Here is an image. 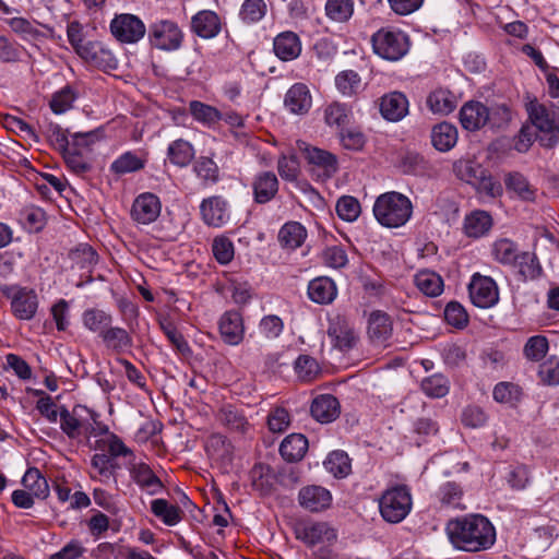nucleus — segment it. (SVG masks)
Returning a JSON list of instances; mask_svg holds the SVG:
<instances>
[{
    "label": "nucleus",
    "instance_id": "f257e3e1",
    "mask_svg": "<svg viewBox=\"0 0 559 559\" xmlns=\"http://www.w3.org/2000/svg\"><path fill=\"white\" fill-rule=\"evenodd\" d=\"M445 531L451 544L463 551H483L489 549L496 542L493 525L480 514L453 519L448 522Z\"/></svg>",
    "mask_w": 559,
    "mask_h": 559
},
{
    "label": "nucleus",
    "instance_id": "f03ea898",
    "mask_svg": "<svg viewBox=\"0 0 559 559\" xmlns=\"http://www.w3.org/2000/svg\"><path fill=\"white\" fill-rule=\"evenodd\" d=\"M413 213L411 200L396 191L380 194L373 204V215L379 224L388 228L405 225Z\"/></svg>",
    "mask_w": 559,
    "mask_h": 559
},
{
    "label": "nucleus",
    "instance_id": "7ed1b4c3",
    "mask_svg": "<svg viewBox=\"0 0 559 559\" xmlns=\"http://www.w3.org/2000/svg\"><path fill=\"white\" fill-rule=\"evenodd\" d=\"M412 506V495L406 485L388 488L379 500L381 516L389 523L402 522L411 512Z\"/></svg>",
    "mask_w": 559,
    "mask_h": 559
},
{
    "label": "nucleus",
    "instance_id": "20e7f679",
    "mask_svg": "<svg viewBox=\"0 0 559 559\" xmlns=\"http://www.w3.org/2000/svg\"><path fill=\"white\" fill-rule=\"evenodd\" d=\"M98 415L83 405H75L71 411L60 406V429L69 439H78L82 435H92Z\"/></svg>",
    "mask_w": 559,
    "mask_h": 559
},
{
    "label": "nucleus",
    "instance_id": "39448f33",
    "mask_svg": "<svg viewBox=\"0 0 559 559\" xmlns=\"http://www.w3.org/2000/svg\"><path fill=\"white\" fill-rule=\"evenodd\" d=\"M371 44L374 53L390 61L400 60L409 48L408 36L400 29L390 27H382L377 31L371 36Z\"/></svg>",
    "mask_w": 559,
    "mask_h": 559
},
{
    "label": "nucleus",
    "instance_id": "423d86ee",
    "mask_svg": "<svg viewBox=\"0 0 559 559\" xmlns=\"http://www.w3.org/2000/svg\"><path fill=\"white\" fill-rule=\"evenodd\" d=\"M295 151L301 154L311 166V171L317 174L319 178L329 179L333 177L338 169L337 157L334 154L312 146L306 141H296Z\"/></svg>",
    "mask_w": 559,
    "mask_h": 559
},
{
    "label": "nucleus",
    "instance_id": "0eeeda50",
    "mask_svg": "<svg viewBox=\"0 0 559 559\" xmlns=\"http://www.w3.org/2000/svg\"><path fill=\"white\" fill-rule=\"evenodd\" d=\"M528 114L532 123L542 133L540 143L546 147L555 146L559 142V112L540 104H532Z\"/></svg>",
    "mask_w": 559,
    "mask_h": 559
},
{
    "label": "nucleus",
    "instance_id": "6e6552de",
    "mask_svg": "<svg viewBox=\"0 0 559 559\" xmlns=\"http://www.w3.org/2000/svg\"><path fill=\"white\" fill-rule=\"evenodd\" d=\"M183 34L170 20H158L148 26L150 44L160 50L173 51L181 47Z\"/></svg>",
    "mask_w": 559,
    "mask_h": 559
},
{
    "label": "nucleus",
    "instance_id": "1a4fd4ad",
    "mask_svg": "<svg viewBox=\"0 0 559 559\" xmlns=\"http://www.w3.org/2000/svg\"><path fill=\"white\" fill-rule=\"evenodd\" d=\"M109 27L112 36L122 44H135L146 33L143 21L130 13L116 14Z\"/></svg>",
    "mask_w": 559,
    "mask_h": 559
},
{
    "label": "nucleus",
    "instance_id": "9d476101",
    "mask_svg": "<svg viewBox=\"0 0 559 559\" xmlns=\"http://www.w3.org/2000/svg\"><path fill=\"white\" fill-rule=\"evenodd\" d=\"M328 335L333 346L342 352L353 349L359 341V332L347 317H330Z\"/></svg>",
    "mask_w": 559,
    "mask_h": 559
},
{
    "label": "nucleus",
    "instance_id": "9b49d317",
    "mask_svg": "<svg viewBox=\"0 0 559 559\" xmlns=\"http://www.w3.org/2000/svg\"><path fill=\"white\" fill-rule=\"evenodd\" d=\"M468 293L472 302L481 309L490 308L499 301V289L496 282L479 273L472 276Z\"/></svg>",
    "mask_w": 559,
    "mask_h": 559
},
{
    "label": "nucleus",
    "instance_id": "f8f14e48",
    "mask_svg": "<svg viewBox=\"0 0 559 559\" xmlns=\"http://www.w3.org/2000/svg\"><path fill=\"white\" fill-rule=\"evenodd\" d=\"M200 212L203 222L207 226L222 227L230 219L227 201L221 195H213L204 199L200 204Z\"/></svg>",
    "mask_w": 559,
    "mask_h": 559
},
{
    "label": "nucleus",
    "instance_id": "ddd939ff",
    "mask_svg": "<svg viewBox=\"0 0 559 559\" xmlns=\"http://www.w3.org/2000/svg\"><path fill=\"white\" fill-rule=\"evenodd\" d=\"M10 300L14 313L35 314L38 307V298L33 289L16 285L5 286L2 289Z\"/></svg>",
    "mask_w": 559,
    "mask_h": 559
},
{
    "label": "nucleus",
    "instance_id": "4468645a",
    "mask_svg": "<svg viewBox=\"0 0 559 559\" xmlns=\"http://www.w3.org/2000/svg\"><path fill=\"white\" fill-rule=\"evenodd\" d=\"M159 214L160 202L153 193L146 192L140 194L132 204L131 216L139 224H151Z\"/></svg>",
    "mask_w": 559,
    "mask_h": 559
},
{
    "label": "nucleus",
    "instance_id": "2eb2a0df",
    "mask_svg": "<svg viewBox=\"0 0 559 559\" xmlns=\"http://www.w3.org/2000/svg\"><path fill=\"white\" fill-rule=\"evenodd\" d=\"M297 538L309 546L332 543L336 539V531L325 522H313L301 525L296 531Z\"/></svg>",
    "mask_w": 559,
    "mask_h": 559
},
{
    "label": "nucleus",
    "instance_id": "dca6fc26",
    "mask_svg": "<svg viewBox=\"0 0 559 559\" xmlns=\"http://www.w3.org/2000/svg\"><path fill=\"white\" fill-rule=\"evenodd\" d=\"M298 501L304 509L310 512H320L330 507L332 496L328 489L311 485L299 490Z\"/></svg>",
    "mask_w": 559,
    "mask_h": 559
},
{
    "label": "nucleus",
    "instance_id": "f3484780",
    "mask_svg": "<svg viewBox=\"0 0 559 559\" xmlns=\"http://www.w3.org/2000/svg\"><path fill=\"white\" fill-rule=\"evenodd\" d=\"M129 472L132 480L148 495H157L164 489L162 480L146 463H133Z\"/></svg>",
    "mask_w": 559,
    "mask_h": 559
},
{
    "label": "nucleus",
    "instance_id": "a211bd4d",
    "mask_svg": "<svg viewBox=\"0 0 559 559\" xmlns=\"http://www.w3.org/2000/svg\"><path fill=\"white\" fill-rule=\"evenodd\" d=\"M487 106L480 102L465 103L460 110V122L468 131H476L487 126Z\"/></svg>",
    "mask_w": 559,
    "mask_h": 559
},
{
    "label": "nucleus",
    "instance_id": "6ab92c4d",
    "mask_svg": "<svg viewBox=\"0 0 559 559\" xmlns=\"http://www.w3.org/2000/svg\"><path fill=\"white\" fill-rule=\"evenodd\" d=\"M380 112L382 117L392 122L402 120L408 112V100L400 92H392L381 97Z\"/></svg>",
    "mask_w": 559,
    "mask_h": 559
},
{
    "label": "nucleus",
    "instance_id": "aec40b11",
    "mask_svg": "<svg viewBox=\"0 0 559 559\" xmlns=\"http://www.w3.org/2000/svg\"><path fill=\"white\" fill-rule=\"evenodd\" d=\"M310 413L321 424L332 423L340 415L338 400L332 394H321L312 401Z\"/></svg>",
    "mask_w": 559,
    "mask_h": 559
},
{
    "label": "nucleus",
    "instance_id": "412c9836",
    "mask_svg": "<svg viewBox=\"0 0 559 559\" xmlns=\"http://www.w3.org/2000/svg\"><path fill=\"white\" fill-rule=\"evenodd\" d=\"M253 199L259 204H265L278 192V179L272 171L259 173L252 181Z\"/></svg>",
    "mask_w": 559,
    "mask_h": 559
},
{
    "label": "nucleus",
    "instance_id": "4be33fe9",
    "mask_svg": "<svg viewBox=\"0 0 559 559\" xmlns=\"http://www.w3.org/2000/svg\"><path fill=\"white\" fill-rule=\"evenodd\" d=\"M284 105L293 114H307L312 105V98L307 85L296 83L290 86L285 95Z\"/></svg>",
    "mask_w": 559,
    "mask_h": 559
},
{
    "label": "nucleus",
    "instance_id": "5701e85b",
    "mask_svg": "<svg viewBox=\"0 0 559 559\" xmlns=\"http://www.w3.org/2000/svg\"><path fill=\"white\" fill-rule=\"evenodd\" d=\"M192 31L202 38H213L221 32V20L214 11L203 10L191 20Z\"/></svg>",
    "mask_w": 559,
    "mask_h": 559
},
{
    "label": "nucleus",
    "instance_id": "b1692460",
    "mask_svg": "<svg viewBox=\"0 0 559 559\" xmlns=\"http://www.w3.org/2000/svg\"><path fill=\"white\" fill-rule=\"evenodd\" d=\"M273 49L281 60L290 61L300 55L301 43L296 33L287 31L274 38Z\"/></svg>",
    "mask_w": 559,
    "mask_h": 559
},
{
    "label": "nucleus",
    "instance_id": "393cba45",
    "mask_svg": "<svg viewBox=\"0 0 559 559\" xmlns=\"http://www.w3.org/2000/svg\"><path fill=\"white\" fill-rule=\"evenodd\" d=\"M492 227L491 215L483 210H475L467 214L463 223V231L469 238H480Z\"/></svg>",
    "mask_w": 559,
    "mask_h": 559
},
{
    "label": "nucleus",
    "instance_id": "a878e982",
    "mask_svg": "<svg viewBox=\"0 0 559 559\" xmlns=\"http://www.w3.org/2000/svg\"><path fill=\"white\" fill-rule=\"evenodd\" d=\"M367 334L373 345L386 346L393 335L391 317H369Z\"/></svg>",
    "mask_w": 559,
    "mask_h": 559
},
{
    "label": "nucleus",
    "instance_id": "bb28decb",
    "mask_svg": "<svg viewBox=\"0 0 559 559\" xmlns=\"http://www.w3.org/2000/svg\"><path fill=\"white\" fill-rule=\"evenodd\" d=\"M491 254L500 264L514 266L522 252L513 240L499 238L491 246Z\"/></svg>",
    "mask_w": 559,
    "mask_h": 559
},
{
    "label": "nucleus",
    "instance_id": "cd10ccee",
    "mask_svg": "<svg viewBox=\"0 0 559 559\" xmlns=\"http://www.w3.org/2000/svg\"><path fill=\"white\" fill-rule=\"evenodd\" d=\"M334 282L325 276L310 281L308 285L309 298L317 304H330L336 297Z\"/></svg>",
    "mask_w": 559,
    "mask_h": 559
},
{
    "label": "nucleus",
    "instance_id": "c85d7f7f",
    "mask_svg": "<svg viewBox=\"0 0 559 559\" xmlns=\"http://www.w3.org/2000/svg\"><path fill=\"white\" fill-rule=\"evenodd\" d=\"M308 450V440L301 433L287 436L280 445L281 455L288 462L301 460Z\"/></svg>",
    "mask_w": 559,
    "mask_h": 559
},
{
    "label": "nucleus",
    "instance_id": "c756f323",
    "mask_svg": "<svg viewBox=\"0 0 559 559\" xmlns=\"http://www.w3.org/2000/svg\"><path fill=\"white\" fill-rule=\"evenodd\" d=\"M216 417L222 425L235 432L246 433L250 427L245 415L230 404L222 406Z\"/></svg>",
    "mask_w": 559,
    "mask_h": 559
},
{
    "label": "nucleus",
    "instance_id": "7c9ffc66",
    "mask_svg": "<svg viewBox=\"0 0 559 559\" xmlns=\"http://www.w3.org/2000/svg\"><path fill=\"white\" fill-rule=\"evenodd\" d=\"M158 323L173 346L183 356H189L192 350L182 335L181 328L175 324L173 317H158Z\"/></svg>",
    "mask_w": 559,
    "mask_h": 559
},
{
    "label": "nucleus",
    "instance_id": "2f4dec72",
    "mask_svg": "<svg viewBox=\"0 0 559 559\" xmlns=\"http://www.w3.org/2000/svg\"><path fill=\"white\" fill-rule=\"evenodd\" d=\"M457 141L456 128L448 122H441L432 128L431 143L440 152L450 151Z\"/></svg>",
    "mask_w": 559,
    "mask_h": 559
},
{
    "label": "nucleus",
    "instance_id": "473e14b6",
    "mask_svg": "<svg viewBox=\"0 0 559 559\" xmlns=\"http://www.w3.org/2000/svg\"><path fill=\"white\" fill-rule=\"evenodd\" d=\"M455 95L449 90L438 88L431 92L427 98V105L433 114L448 115L456 107Z\"/></svg>",
    "mask_w": 559,
    "mask_h": 559
},
{
    "label": "nucleus",
    "instance_id": "72a5a7b5",
    "mask_svg": "<svg viewBox=\"0 0 559 559\" xmlns=\"http://www.w3.org/2000/svg\"><path fill=\"white\" fill-rule=\"evenodd\" d=\"M72 267L91 272L98 261L97 252L88 243H80L68 253Z\"/></svg>",
    "mask_w": 559,
    "mask_h": 559
},
{
    "label": "nucleus",
    "instance_id": "f704fd0d",
    "mask_svg": "<svg viewBox=\"0 0 559 559\" xmlns=\"http://www.w3.org/2000/svg\"><path fill=\"white\" fill-rule=\"evenodd\" d=\"M218 328L221 336L227 344L237 345L243 338L242 317H221Z\"/></svg>",
    "mask_w": 559,
    "mask_h": 559
},
{
    "label": "nucleus",
    "instance_id": "c9c22d12",
    "mask_svg": "<svg viewBox=\"0 0 559 559\" xmlns=\"http://www.w3.org/2000/svg\"><path fill=\"white\" fill-rule=\"evenodd\" d=\"M416 287L427 296H438L443 290L442 277L433 271H419L414 278Z\"/></svg>",
    "mask_w": 559,
    "mask_h": 559
},
{
    "label": "nucleus",
    "instance_id": "e433bc0d",
    "mask_svg": "<svg viewBox=\"0 0 559 559\" xmlns=\"http://www.w3.org/2000/svg\"><path fill=\"white\" fill-rule=\"evenodd\" d=\"M307 237L305 227L298 222L286 223L278 233V240L283 247L296 249L302 245Z\"/></svg>",
    "mask_w": 559,
    "mask_h": 559
},
{
    "label": "nucleus",
    "instance_id": "4c0bfd02",
    "mask_svg": "<svg viewBox=\"0 0 559 559\" xmlns=\"http://www.w3.org/2000/svg\"><path fill=\"white\" fill-rule=\"evenodd\" d=\"M22 485L38 499H46L49 496L48 481L36 467L26 471Z\"/></svg>",
    "mask_w": 559,
    "mask_h": 559
},
{
    "label": "nucleus",
    "instance_id": "58836bf2",
    "mask_svg": "<svg viewBox=\"0 0 559 559\" xmlns=\"http://www.w3.org/2000/svg\"><path fill=\"white\" fill-rule=\"evenodd\" d=\"M437 498L442 507L463 510L465 506L462 503L463 490L461 486L454 481H447L439 487Z\"/></svg>",
    "mask_w": 559,
    "mask_h": 559
},
{
    "label": "nucleus",
    "instance_id": "ea45409f",
    "mask_svg": "<svg viewBox=\"0 0 559 559\" xmlns=\"http://www.w3.org/2000/svg\"><path fill=\"white\" fill-rule=\"evenodd\" d=\"M152 513L160 519L166 525L174 526L181 521V513L179 507L170 504L165 499H155L151 502Z\"/></svg>",
    "mask_w": 559,
    "mask_h": 559
},
{
    "label": "nucleus",
    "instance_id": "a19ab883",
    "mask_svg": "<svg viewBox=\"0 0 559 559\" xmlns=\"http://www.w3.org/2000/svg\"><path fill=\"white\" fill-rule=\"evenodd\" d=\"M486 171V169L477 162L472 159H459L453 164V173L455 176L474 186L478 182V178Z\"/></svg>",
    "mask_w": 559,
    "mask_h": 559
},
{
    "label": "nucleus",
    "instance_id": "79ce46f5",
    "mask_svg": "<svg viewBox=\"0 0 559 559\" xmlns=\"http://www.w3.org/2000/svg\"><path fill=\"white\" fill-rule=\"evenodd\" d=\"M354 0H326L325 15L333 22L346 23L354 14Z\"/></svg>",
    "mask_w": 559,
    "mask_h": 559
},
{
    "label": "nucleus",
    "instance_id": "37998d69",
    "mask_svg": "<svg viewBox=\"0 0 559 559\" xmlns=\"http://www.w3.org/2000/svg\"><path fill=\"white\" fill-rule=\"evenodd\" d=\"M167 155L174 165L185 167L193 159L194 150L188 141L178 139L169 144Z\"/></svg>",
    "mask_w": 559,
    "mask_h": 559
},
{
    "label": "nucleus",
    "instance_id": "c03bdc74",
    "mask_svg": "<svg viewBox=\"0 0 559 559\" xmlns=\"http://www.w3.org/2000/svg\"><path fill=\"white\" fill-rule=\"evenodd\" d=\"M420 388L427 396L432 399H441L449 393L450 381L445 376L441 373H435L423 379Z\"/></svg>",
    "mask_w": 559,
    "mask_h": 559
},
{
    "label": "nucleus",
    "instance_id": "a18cd8bd",
    "mask_svg": "<svg viewBox=\"0 0 559 559\" xmlns=\"http://www.w3.org/2000/svg\"><path fill=\"white\" fill-rule=\"evenodd\" d=\"M487 126H489L490 129L502 130L509 126L512 119V111L506 103L491 104L487 106Z\"/></svg>",
    "mask_w": 559,
    "mask_h": 559
},
{
    "label": "nucleus",
    "instance_id": "49530a36",
    "mask_svg": "<svg viewBox=\"0 0 559 559\" xmlns=\"http://www.w3.org/2000/svg\"><path fill=\"white\" fill-rule=\"evenodd\" d=\"M350 111L346 105L334 102L324 109V120L328 126L342 130L349 123Z\"/></svg>",
    "mask_w": 559,
    "mask_h": 559
},
{
    "label": "nucleus",
    "instance_id": "de8ad7c7",
    "mask_svg": "<svg viewBox=\"0 0 559 559\" xmlns=\"http://www.w3.org/2000/svg\"><path fill=\"white\" fill-rule=\"evenodd\" d=\"M144 166L145 159L133 152H126L111 164L110 169L117 175H124L141 170Z\"/></svg>",
    "mask_w": 559,
    "mask_h": 559
},
{
    "label": "nucleus",
    "instance_id": "09e8293b",
    "mask_svg": "<svg viewBox=\"0 0 559 559\" xmlns=\"http://www.w3.org/2000/svg\"><path fill=\"white\" fill-rule=\"evenodd\" d=\"M325 468L335 477H345L350 473V460L344 451L331 452L324 461Z\"/></svg>",
    "mask_w": 559,
    "mask_h": 559
},
{
    "label": "nucleus",
    "instance_id": "8fccbe9b",
    "mask_svg": "<svg viewBox=\"0 0 559 559\" xmlns=\"http://www.w3.org/2000/svg\"><path fill=\"white\" fill-rule=\"evenodd\" d=\"M192 117L204 124L212 126L223 119V114L215 107L193 100L190 103Z\"/></svg>",
    "mask_w": 559,
    "mask_h": 559
},
{
    "label": "nucleus",
    "instance_id": "3c124183",
    "mask_svg": "<svg viewBox=\"0 0 559 559\" xmlns=\"http://www.w3.org/2000/svg\"><path fill=\"white\" fill-rule=\"evenodd\" d=\"M96 448L102 451L107 450V455L114 461L116 457H127L133 454L132 450L115 433H109L105 439L97 440Z\"/></svg>",
    "mask_w": 559,
    "mask_h": 559
},
{
    "label": "nucleus",
    "instance_id": "603ef678",
    "mask_svg": "<svg viewBox=\"0 0 559 559\" xmlns=\"http://www.w3.org/2000/svg\"><path fill=\"white\" fill-rule=\"evenodd\" d=\"M91 465L97 472L100 481L107 483L114 476L119 465L106 453H96L91 459Z\"/></svg>",
    "mask_w": 559,
    "mask_h": 559
},
{
    "label": "nucleus",
    "instance_id": "864d4df0",
    "mask_svg": "<svg viewBox=\"0 0 559 559\" xmlns=\"http://www.w3.org/2000/svg\"><path fill=\"white\" fill-rule=\"evenodd\" d=\"M504 185L508 190L515 192L523 200H532L534 198V191L531 189L526 178L520 173L507 174Z\"/></svg>",
    "mask_w": 559,
    "mask_h": 559
},
{
    "label": "nucleus",
    "instance_id": "5fc2aeb1",
    "mask_svg": "<svg viewBox=\"0 0 559 559\" xmlns=\"http://www.w3.org/2000/svg\"><path fill=\"white\" fill-rule=\"evenodd\" d=\"M521 393V389L518 384L502 381L495 385L492 396L498 403L512 404L520 400Z\"/></svg>",
    "mask_w": 559,
    "mask_h": 559
},
{
    "label": "nucleus",
    "instance_id": "6e6d98bb",
    "mask_svg": "<svg viewBox=\"0 0 559 559\" xmlns=\"http://www.w3.org/2000/svg\"><path fill=\"white\" fill-rule=\"evenodd\" d=\"M277 171L284 180L296 181L300 174L297 155L295 153L282 154L277 160Z\"/></svg>",
    "mask_w": 559,
    "mask_h": 559
},
{
    "label": "nucleus",
    "instance_id": "4d7b16f0",
    "mask_svg": "<svg viewBox=\"0 0 559 559\" xmlns=\"http://www.w3.org/2000/svg\"><path fill=\"white\" fill-rule=\"evenodd\" d=\"M294 368L302 381H311L320 373L318 361L309 355H300L296 359Z\"/></svg>",
    "mask_w": 559,
    "mask_h": 559
},
{
    "label": "nucleus",
    "instance_id": "13d9d810",
    "mask_svg": "<svg viewBox=\"0 0 559 559\" xmlns=\"http://www.w3.org/2000/svg\"><path fill=\"white\" fill-rule=\"evenodd\" d=\"M336 213L345 222H354L360 214V203L352 195H343L336 203Z\"/></svg>",
    "mask_w": 559,
    "mask_h": 559
},
{
    "label": "nucleus",
    "instance_id": "bf43d9fd",
    "mask_svg": "<svg viewBox=\"0 0 559 559\" xmlns=\"http://www.w3.org/2000/svg\"><path fill=\"white\" fill-rule=\"evenodd\" d=\"M212 252L219 264H228L235 255L234 243L228 237H215L212 243Z\"/></svg>",
    "mask_w": 559,
    "mask_h": 559
},
{
    "label": "nucleus",
    "instance_id": "052dcab7",
    "mask_svg": "<svg viewBox=\"0 0 559 559\" xmlns=\"http://www.w3.org/2000/svg\"><path fill=\"white\" fill-rule=\"evenodd\" d=\"M548 352V341L545 336L535 335L527 340L524 345V356L532 361L542 360Z\"/></svg>",
    "mask_w": 559,
    "mask_h": 559
},
{
    "label": "nucleus",
    "instance_id": "680f3d73",
    "mask_svg": "<svg viewBox=\"0 0 559 559\" xmlns=\"http://www.w3.org/2000/svg\"><path fill=\"white\" fill-rule=\"evenodd\" d=\"M76 95L74 91L69 85H67L52 95L49 105L51 110L59 115L69 110L72 107Z\"/></svg>",
    "mask_w": 559,
    "mask_h": 559
},
{
    "label": "nucleus",
    "instance_id": "e2e57ef3",
    "mask_svg": "<svg viewBox=\"0 0 559 559\" xmlns=\"http://www.w3.org/2000/svg\"><path fill=\"white\" fill-rule=\"evenodd\" d=\"M194 171L204 185H214L218 180V167L209 157H201L194 165Z\"/></svg>",
    "mask_w": 559,
    "mask_h": 559
},
{
    "label": "nucleus",
    "instance_id": "0e129e2a",
    "mask_svg": "<svg viewBox=\"0 0 559 559\" xmlns=\"http://www.w3.org/2000/svg\"><path fill=\"white\" fill-rule=\"evenodd\" d=\"M3 127L14 132L19 135H22L26 139L33 140L35 142H38V135L36 134L35 130L26 123L24 120L12 116V115H5L2 120Z\"/></svg>",
    "mask_w": 559,
    "mask_h": 559
},
{
    "label": "nucleus",
    "instance_id": "69168bd1",
    "mask_svg": "<svg viewBox=\"0 0 559 559\" xmlns=\"http://www.w3.org/2000/svg\"><path fill=\"white\" fill-rule=\"evenodd\" d=\"M266 13V4L263 0H246L240 10V17L246 23H255Z\"/></svg>",
    "mask_w": 559,
    "mask_h": 559
},
{
    "label": "nucleus",
    "instance_id": "338daca9",
    "mask_svg": "<svg viewBox=\"0 0 559 559\" xmlns=\"http://www.w3.org/2000/svg\"><path fill=\"white\" fill-rule=\"evenodd\" d=\"M337 90L343 94L350 96L357 92L360 85V76L353 70H346L338 73L335 78Z\"/></svg>",
    "mask_w": 559,
    "mask_h": 559
},
{
    "label": "nucleus",
    "instance_id": "774afa93",
    "mask_svg": "<svg viewBox=\"0 0 559 559\" xmlns=\"http://www.w3.org/2000/svg\"><path fill=\"white\" fill-rule=\"evenodd\" d=\"M102 337L108 347L122 349L131 345L128 332L121 328H106Z\"/></svg>",
    "mask_w": 559,
    "mask_h": 559
}]
</instances>
